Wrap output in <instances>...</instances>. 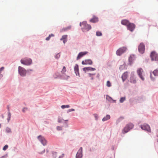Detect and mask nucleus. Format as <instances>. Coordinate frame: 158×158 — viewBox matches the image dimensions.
I'll return each mask as SVG.
<instances>
[{
  "label": "nucleus",
  "instance_id": "nucleus-42",
  "mask_svg": "<svg viewBox=\"0 0 158 158\" xmlns=\"http://www.w3.org/2000/svg\"><path fill=\"white\" fill-rule=\"evenodd\" d=\"M75 110V109H73V108H71V109H69L67 112V113H69L70 112H71V111H74Z\"/></svg>",
  "mask_w": 158,
  "mask_h": 158
},
{
  "label": "nucleus",
  "instance_id": "nucleus-20",
  "mask_svg": "<svg viewBox=\"0 0 158 158\" xmlns=\"http://www.w3.org/2000/svg\"><path fill=\"white\" fill-rule=\"evenodd\" d=\"M67 37L68 35H63L61 38L60 39V40L61 41L63 40V43L65 44L67 41Z\"/></svg>",
  "mask_w": 158,
  "mask_h": 158
},
{
  "label": "nucleus",
  "instance_id": "nucleus-56",
  "mask_svg": "<svg viewBox=\"0 0 158 158\" xmlns=\"http://www.w3.org/2000/svg\"><path fill=\"white\" fill-rule=\"evenodd\" d=\"M113 102H112V103H116V100H113V99H112V100H111Z\"/></svg>",
  "mask_w": 158,
  "mask_h": 158
},
{
  "label": "nucleus",
  "instance_id": "nucleus-21",
  "mask_svg": "<svg viewBox=\"0 0 158 158\" xmlns=\"http://www.w3.org/2000/svg\"><path fill=\"white\" fill-rule=\"evenodd\" d=\"M127 65L126 64L125 62H124L123 64L120 66L119 67V69L121 71L124 69H127Z\"/></svg>",
  "mask_w": 158,
  "mask_h": 158
},
{
  "label": "nucleus",
  "instance_id": "nucleus-60",
  "mask_svg": "<svg viewBox=\"0 0 158 158\" xmlns=\"http://www.w3.org/2000/svg\"><path fill=\"white\" fill-rule=\"evenodd\" d=\"M94 79V78L93 77H91V79L92 80H93Z\"/></svg>",
  "mask_w": 158,
  "mask_h": 158
},
{
  "label": "nucleus",
  "instance_id": "nucleus-63",
  "mask_svg": "<svg viewBox=\"0 0 158 158\" xmlns=\"http://www.w3.org/2000/svg\"><path fill=\"white\" fill-rule=\"evenodd\" d=\"M95 118H96V120H97V116H95Z\"/></svg>",
  "mask_w": 158,
  "mask_h": 158
},
{
  "label": "nucleus",
  "instance_id": "nucleus-43",
  "mask_svg": "<svg viewBox=\"0 0 158 158\" xmlns=\"http://www.w3.org/2000/svg\"><path fill=\"white\" fill-rule=\"evenodd\" d=\"M64 121V119L62 118H59L58 119V122L59 123H62L63 121Z\"/></svg>",
  "mask_w": 158,
  "mask_h": 158
},
{
  "label": "nucleus",
  "instance_id": "nucleus-10",
  "mask_svg": "<svg viewBox=\"0 0 158 158\" xmlns=\"http://www.w3.org/2000/svg\"><path fill=\"white\" fill-rule=\"evenodd\" d=\"M130 82L134 84H135L136 82V78L135 75V72L134 71L132 72L130 74Z\"/></svg>",
  "mask_w": 158,
  "mask_h": 158
},
{
  "label": "nucleus",
  "instance_id": "nucleus-30",
  "mask_svg": "<svg viewBox=\"0 0 158 158\" xmlns=\"http://www.w3.org/2000/svg\"><path fill=\"white\" fill-rule=\"evenodd\" d=\"M152 73L155 76H158V68L154 70Z\"/></svg>",
  "mask_w": 158,
  "mask_h": 158
},
{
  "label": "nucleus",
  "instance_id": "nucleus-4",
  "mask_svg": "<svg viewBox=\"0 0 158 158\" xmlns=\"http://www.w3.org/2000/svg\"><path fill=\"white\" fill-rule=\"evenodd\" d=\"M18 73L22 77L26 76V69L24 68L19 66L18 67Z\"/></svg>",
  "mask_w": 158,
  "mask_h": 158
},
{
  "label": "nucleus",
  "instance_id": "nucleus-53",
  "mask_svg": "<svg viewBox=\"0 0 158 158\" xmlns=\"http://www.w3.org/2000/svg\"><path fill=\"white\" fill-rule=\"evenodd\" d=\"M49 36L50 38L51 37H53L54 36V35L53 34H49L48 35Z\"/></svg>",
  "mask_w": 158,
  "mask_h": 158
},
{
  "label": "nucleus",
  "instance_id": "nucleus-32",
  "mask_svg": "<svg viewBox=\"0 0 158 158\" xmlns=\"http://www.w3.org/2000/svg\"><path fill=\"white\" fill-rule=\"evenodd\" d=\"M11 117V114L10 111H9L8 113V117L7 118V120L8 122H9Z\"/></svg>",
  "mask_w": 158,
  "mask_h": 158
},
{
  "label": "nucleus",
  "instance_id": "nucleus-26",
  "mask_svg": "<svg viewBox=\"0 0 158 158\" xmlns=\"http://www.w3.org/2000/svg\"><path fill=\"white\" fill-rule=\"evenodd\" d=\"M33 71V70L32 69H27L26 70V76L27 75V74L28 75H30Z\"/></svg>",
  "mask_w": 158,
  "mask_h": 158
},
{
  "label": "nucleus",
  "instance_id": "nucleus-12",
  "mask_svg": "<svg viewBox=\"0 0 158 158\" xmlns=\"http://www.w3.org/2000/svg\"><path fill=\"white\" fill-rule=\"evenodd\" d=\"M143 71V69L141 68H139L137 71V72L139 78L143 81H144V78L143 77L142 72Z\"/></svg>",
  "mask_w": 158,
  "mask_h": 158
},
{
  "label": "nucleus",
  "instance_id": "nucleus-36",
  "mask_svg": "<svg viewBox=\"0 0 158 158\" xmlns=\"http://www.w3.org/2000/svg\"><path fill=\"white\" fill-rule=\"evenodd\" d=\"M60 57V53H57L55 56H54L55 58L57 60H58V59H59Z\"/></svg>",
  "mask_w": 158,
  "mask_h": 158
},
{
  "label": "nucleus",
  "instance_id": "nucleus-7",
  "mask_svg": "<svg viewBox=\"0 0 158 158\" xmlns=\"http://www.w3.org/2000/svg\"><path fill=\"white\" fill-rule=\"evenodd\" d=\"M127 48L126 47H123L119 48L116 52V54L117 56H120L126 51Z\"/></svg>",
  "mask_w": 158,
  "mask_h": 158
},
{
  "label": "nucleus",
  "instance_id": "nucleus-37",
  "mask_svg": "<svg viewBox=\"0 0 158 158\" xmlns=\"http://www.w3.org/2000/svg\"><path fill=\"white\" fill-rule=\"evenodd\" d=\"M71 28V26H69L67 27H66L65 28H63V30L64 31H68V30L70 29Z\"/></svg>",
  "mask_w": 158,
  "mask_h": 158
},
{
  "label": "nucleus",
  "instance_id": "nucleus-24",
  "mask_svg": "<svg viewBox=\"0 0 158 158\" xmlns=\"http://www.w3.org/2000/svg\"><path fill=\"white\" fill-rule=\"evenodd\" d=\"M126 126L131 130L134 127V125L132 123H130L127 124Z\"/></svg>",
  "mask_w": 158,
  "mask_h": 158
},
{
  "label": "nucleus",
  "instance_id": "nucleus-29",
  "mask_svg": "<svg viewBox=\"0 0 158 158\" xmlns=\"http://www.w3.org/2000/svg\"><path fill=\"white\" fill-rule=\"evenodd\" d=\"M5 132L6 133H11L12 131L11 129L8 127H7L5 129Z\"/></svg>",
  "mask_w": 158,
  "mask_h": 158
},
{
  "label": "nucleus",
  "instance_id": "nucleus-5",
  "mask_svg": "<svg viewBox=\"0 0 158 158\" xmlns=\"http://www.w3.org/2000/svg\"><path fill=\"white\" fill-rule=\"evenodd\" d=\"M37 139L44 146L47 144V141L45 138L42 135H39L37 137Z\"/></svg>",
  "mask_w": 158,
  "mask_h": 158
},
{
  "label": "nucleus",
  "instance_id": "nucleus-31",
  "mask_svg": "<svg viewBox=\"0 0 158 158\" xmlns=\"http://www.w3.org/2000/svg\"><path fill=\"white\" fill-rule=\"evenodd\" d=\"M126 97H123L120 98L119 100V102L120 103H123L125 100H126Z\"/></svg>",
  "mask_w": 158,
  "mask_h": 158
},
{
  "label": "nucleus",
  "instance_id": "nucleus-33",
  "mask_svg": "<svg viewBox=\"0 0 158 158\" xmlns=\"http://www.w3.org/2000/svg\"><path fill=\"white\" fill-rule=\"evenodd\" d=\"M102 33L99 31H97L96 32V35L97 36H101L102 35Z\"/></svg>",
  "mask_w": 158,
  "mask_h": 158
},
{
  "label": "nucleus",
  "instance_id": "nucleus-18",
  "mask_svg": "<svg viewBox=\"0 0 158 158\" xmlns=\"http://www.w3.org/2000/svg\"><path fill=\"white\" fill-rule=\"evenodd\" d=\"M89 21L93 23H95L98 21V19L96 16L94 15L93 18L89 20Z\"/></svg>",
  "mask_w": 158,
  "mask_h": 158
},
{
  "label": "nucleus",
  "instance_id": "nucleus-40",
  "mask_svg": "<svg viewBox=\"0 0 158 158\" xmlns=\"http://www.w3.org/2000/svg\"><path fill=\"white\" fill-rule=\"evenodd\" d=\"M8 148V145L6 144L5 145L3 148L2 149L3 151L6 150Z\"/></svg>",
  "mask_w": 158,
  "mask_h": 158
},
{
  "label": "nucleus",
  "instance_id": "nucleus-35",
  "mask_svg": "<svg viewBox=\"0 0 158 158\" xmlns=\"http://www.w3.org/2000/svg\"><path fill=\"white\" fill-rule=\"evenodd\" d=\"M57 152H52L53 158H56V156H57Z\"/></svg>",
  "mask_w": 158,
  "mask_h": 158
},
{
  "label": "nucleus",
  "instance_id": "nucleus-46",
  "mask_svg": "<svg viewBox=\"0 0 158 158\" xmlns=\"http://www.w3.org/2000/svg\"><path fill=\"white\" fill-rule=\"evenodd\" d=\"M57 130L58 131H61L62 130V128L61 127L58 126L57 127Z\"/></svg>",
  "mask_w": 158,
  "mask_h": 158
},
{
  "label": "nucleus",
  "instance_id": "nucleus-44",
  "mask_svg": "<svg viewBox=\"0 0 158 158\" xmlns=\"http://www.w3.org/2000/svg\"><path fill=\"white\" fill-rule=\"evenodd\" d=\"M27 109L28 108L27 107H24L23 108L22 111L24 113L25 112L26 110H27Z\"/></svg>",
  "mask_w": 158,
  "mask_h": 158
},
{
  "label": "nucleus",
  "instance_id": "nucleus-14",
  "mask_svg": "<svg viewBox=\"0 0 158 158\" xmlns=\"http://www.w3.org/2000/svg\"><path fill=\"white\" fill-rule=\"evenodd\" d=\"M88 53L87 51L81 52H80L77 55V60L80 59L84 56L85 55Z\"/></svg>",
  "mask_w": 158,
  "mask_h": 158
},
{
  "label": "nucleus",
  "instance_id": "nucleus-22",
  "mask_svg": "<svg viewBox=\"0 0 158 158\" xmlns=\"http://www.w3.org/2000/svg\"><path fill=\"white\" fill-rule=\"evenodd\" d=\"M54 78L55 79L57 78L60 79L64 80V75L60 74H58L57 75H56V77H54Z\"/></svg>",
  "mask_w": 158,
  "mask_h": 158
},
{
  "label": "nucleus",
  "instance_id": "nucleus-25",
  "mask_svg": "<svg viewBox=\"0 0 158 158\" xmlns=\"http://www.w3.org/2000/svg\"><path fill=\"white\" fill-rule=\"evenodd\" d=\"M85 62H86L87 64L92 65L93 63V62L91 59H85Z\"/></svg>",
  "mask_w": 158,
  "mask_h": 158
},
{
  "label": "nucleus",
  "instance_id": "nucleus-28",
  "mask_svg": "<svg viewBox=\"0 0 158 158\" xmlns=\"http://www.w3.org/2000/svg\"><path fill=\"white\" fill-rule=\"evenodd\" d=\"M130 130V129H129L126 126L123 130V132L125 134L128 132Z\"/></svg>",
  "mask_w": 158,
  "mask_h": 158
},
{
  "label": "nucleus",
  "instance_id": "nucleus-41",
  "mask_svg": "<svg viewBox=\"0 0 158 158\" xmlns=\"http://www.w3.org/2000/svg\"><path fill=\"white\" fill-rule=\"evenodd\" d=\"M106 99L108 100L109 101H110V100H112V98L109 96L107 95Z\"/></svg>",
  "mask_w": 158,
  "mask_h": 158
},
{
  "label": "nucleus",
  "instance_id": "nucleus-57",
  "mask_svg": "<svg viewBox=\"0 0 158 158\" xmlns=\"http://www.w3.org/2000/svg\"><path fill=\"white\" fill-rule=\"evenodd\" d=\"M3 77V75L1 74V73H0V78H1L2 77Z\"/></svg>",
  "mask_w": 158,
  "mask_h": 158
},
{
  "label": "nucleus",
  "instance_id": "nucleus-55",
  "mask_svg": "<svg viewBox=\"0 0 158 158\" xmlns=\"http://www.w3.org/2000/svg\"><path fill=\"white\" fill-rule=\"evenodd\" d=\"M88 75H89V77H91L92 76V73H88Z\"/></svg>",
  "mask_w": 158,
  "mask_h": 158
},
{
  "label": "nucleus",
  "instance_id": "nucleus-27",
  "mask_svg": "<svg viewBox=\"0 0 158 158\" xmlns=\"http://www.w3.org/2000/svg\"><path fill=\"white\" fill-rule=\"evenodd\" d=\"M124 119V117L123 116H120L116 120V124H118L119 123H120L121 121H122Z\"/></svg>",
  "mask_w": 158,
  "mask_h": 158
},
{
  "label": "nucleus",
  "instance_id": "nucleus-51",
  "mask_svg": "<svg viewBox=\"0 0 158 158\" xmlns=\"http://www.w3.org/2000/svg\"><path fill=\"white\" fill-rule=\"evenodd\" d=\"M4 67L2 66L0 68V72L1 73V72L4 69Z\"/></svg>",
  "mask_w": 158,
  "mask_h": 158
},
{
  "label": "nucleus",
  "instance_id": "nucleus-47",
  "mask_svg": "<svg viewBox=\"0 0 158 158\" xmlns=\"http://www.w3.org/2000/svg\"><path fill=\"white\" fill-rule=\"evenodd\" d=\"M45 149H44L43 151H42V152H39V154H44V152H45Z\"/></svg>",
  "mask_w": 158,
  "mask_h": 158
},
{
  "label": "nucleus",
  "instance_id": "nucleus-1",
  "mask_svg": "<svg viewBox=\"0 0 158 158\" xmlns=\"http://www.w3.org/2000/svg\"><path fill=\"white\" fill-rule=\"evenodd\" d=\"M79 25L81 27V30L83 32L88 31L92 28L91 25L88 24L87 21H85L81 22Z\"/></svg>",
  "mask_w": 158,
  "mask_h": 158
},
{
  "label": "nucleus",
  "instance_id": "nucleus-17",
  "mask_svg": "<svg viewBox=\"0 0 158 158\" xmlns=\"http://www.w3.org/2000/svg\"><path fill=\"white\" fill-rule=\"evenodd\" d=\"M96 70L95 68L91 67H85L83 68V70L85 73H86V71H94Z\"/></svg>",
  "mask_w": 158,
  "mask_h": 158
},
{
  "label": "nucleus",
  "instance_id": "nucleus-3",
  "mask_svg": "<svg viewBox=\"0 0 158 158\" xmlns=\"http://www.w3.org/2000/svg\"><path fill=\"white\" fill-rule=\"evenodd\" d=\"M150 57L152 61H155L158 63V53L156 51H152L150 53Z\"/></svg>",
  "mask_w": 158,
  "mask_h": 158
},
{
  "label": "nucleus",
  "instance_id": "nucleus-62",
  "mask_svg": "<svg viewBox=\"0 0 158 158\" xmlns=\"http://www.w3.org/2000/svg\"><path fill=\"white\" fill-rule=\"evenodd\" d=\"M48 152H49V151H48V150L47 149V150H46V152H47V153H48Z\"/></svg>",
  "mask_w": 158,
  "mask_h": 158
},
{
  "label": "nucleus",
  "instance_id": "nucleus-50",
  "mask_svg": "<svg viewBox=\"0 0 158 158\" xmlns=\"http://www.w3.org/2000/svg\"><path fill=\"white\" fill-rule=\"evenodd\" d=\"M85 61H84V60H83L82 62H81V64H82L83 65H86L87 64V63H86V62H85Z\"/></svg>",
  "mask_w": 158,
  "mask_h": 158
},
{
  "label": "nucleus",
  "instance_id": "nucleus-34",
  "mask_svg": "<svg viewBox=\"0 0 158 158\" xmlns=\"http://www.w3.org/2000/svg\"><path fill=\"white\" fill-rule=\"evenodd\" d=\"M70 107V106L69 105H62L61 106V107L62 109H64L65 108H68Z\"/></svg>",
  "mask_w": 158,
  "mask_h": 158
},
{
  "label": "nucleus",
  "instance_id": "nucleus-8",
  "mask_svg": "<svg viewBox=\"0 0 158 158\" xmlns=\"http://www.w3.org/2000/svg\"><path fill=\"white\" fill-rule=\"evenodd\" d=\"M139 52L141 54L144 53L145 50V46L144 43H141L138 46V48Z\"/></svg>",
  "mask_w": 158,
  "mask_h": 158
},
{
  "label": "nucleus",
  "instance_id": "nucleus-45",
  "mask_svg": "<svg viewBox=\"0 0 158 158\" xmlns=\"http://www.w3.org/2000/svg\"><path fill=\"white\" fill-rule=\"evenodd\" d=\"M70 77V76L68 75H64V80H67Z\"/></svg>",
  "mask_w": 158,
  "mask_h": 158
},
{
  "label": "nucleus",
  "instance_id": "nucleus-58",
  "mask_svg": "<svg viewBox=\"0 0 158 158\" xmlns=\"http://www.w3.org/2000/svg\"><path fill=\"white\" fill-rule=\"evenodd\" d=\"M7 108L8 109V112H9V111L10 109H9V106H7Z\"/></svg>",
  "mask_w": 158,
  "mask_h": 158
},
{
  "label": "nucleus",
  "instance_id": "nucleus-23",
  "mask_svg": "<svg viewBox=\"0 0 158 158\" xmlns=\"http://www.w3.org/2000/svg\"><path fill=\"white\" fill-rule=\"evenodd\" d=\"M110 118V116L109 114H107L106 116L104 117L102 119V121L104 122L109 119Z\"/></svg>",
  "mask_w": 158,
  "mask_h": 158
},
{
  "label": "nucleus",
  "instance_id": "nucleus-11",
  "mask_svg": "<svg viewBox=\"0 0 158 158\" xmlns=\"http://www.w3.org/2000/svg\"><path fill=\"white\" fill-rule=\"evenodd\" d=\"M136 58V56L134 54H131L130 56L128 58V62L130 65L133 64L134 61L135 60Z\"/></svg>",
  "mask_w": 158,
  "mask_h": 158
},
{
  "label": "nucleus",
  "instance_id": "nucleus-59",
  "mask_svg": "<svg viewBox=\"0 0 158 158\" xmlns=\"http://www.w3.org/2000/svg\"><path fill=\"white\" fill-rule=\"evenodd\" d=\"M99 76H100V75H99V73H98V74H97V77H99Z\"/></svg>",
  "mask_w": 158,
  "mask_h": 158
},
{
  "label": "nucleus",
  "instance_id": "nucleus-54",
  "mask_svg": "<svg viewBox=\"0 0 158 158\" xmlns=\"http://www.w3.org/2000/svg\"><path fill=\"white\" fill-rule=\"evenodd\" d=\"M50 37L49 36H48V37L46 38L45 40L47 41H48L50 40Z\"/></svg>",
  "mask_w": 158,
  "mask_h": 158
},
{
  "label": "nucleus",
  "instance_id": "nucleus-6",
  "mask_svg": "<svg viewBox=\"0 0 158 158\" xmlns=\"http://www.w3.org/2000/svg\"><path fill=\"white\" fill-rule=\"evenodd\" d=\"M140 127L142 130H145L148 132H151V131L150 126L147 124L144 123L143 124L141 125Z\"/></svg>",
  "mask_w": 158,
  "mask_h": 158
},
{
  "label": "nucleus",
  "instance_id": "nucleus-2",
  "mask_svg": "<svg viewBox=\"0 0 158 158\" xmlns=\"http://www.w3.org/2000/svg\"><path fill=\"white\" fill-rule=\"evenodd\" d=\"M21 63L24 65L29 66L32 63V60L30 58L22 59L20 60Z\"/></svg>",
  "mask_w": 158,
  "mask_h": 158
},
{
  "label": "nucleus",
  "instance_id": "nucleus-49",
  "mask_svg": "<svg viewBox=\"0 0 158 158\" xmlns=\"http://www.w3.org/2000/svg\"><path fill=\"white\" fill-rule=\"evenodd\" d=\"M150 78L151 79V80L152 81H153L155 80V78L154 77H152V73H150Z\"/></svg>",
  "mask_w": 158,
  "mask_h": 158
},
{
  "label": "nucleus",
  "instance_id": "nucleus-16",
  "mask_svg": "<svg viewBox=\"0 0 158 158\" xmlns=\"http://www.w3.org/2000/svg\"><path fill=\"white\" fill-rule=\"evenodd\" d=\"M128 76V72L126 71L121 76V78L122 79V81L124 82V81L127 79Z\"/></svg>",
  "mask_w": 158,
  "mask_h": 158
},
{
  "label": "nucleus",
  "instance_id": "nucleus-48",
  "mask_svg": "<svg viewBox=\"0 0 158 158\" xmlns=\"http://www.w3.org/2000/svg\"><path fill=\"white\" fill-rule=\"evenodd\" d=\"M8 156V153H6V154L3 156L2 157L3 158H6Z\"/></svg>",
  "mask_w": 158,
  "mask_h": 158
},
{
  "label": "nucleus",
  "instance_id": "nucleus-61",
  "mask_svg": "<svg viewBox=\"0 0 158 158\" xmlns=\"http://www.w3.org/2000/svg\"><path fill=\"white\" fill-rule=\"evenodd\" d=\"M68 121V120H65V123H66Z\"/></svg>",
  "mask_w": 158,
  "mask_h": 158
},
{
  "label": "nucleus",
  "instance_id": "nucleus-64",
  "mask_svg": "<svg viewBox=\"0 0 158 158\" xmlns=\"http://www.w3.org/2000/svg\"><path fill=\"white\" fill-rule=\"evenodd\" d=\"M92 76L95 75V73H92Z\"/></svg>",
  "mask_w": 158,
  "mask_h": 158
},
{
  "label": "nucleus",
  "instance_id": "nucleus-52",
  "mask_svg": "<svg viewBox=\"0 0 158 158\" xmlns=\"http://www.w3.org/2000/svg\"><path fill=\"white\" fill-rule=\"evenodd\" d=\"M64 156V153H63L62 154V155L60 156L58 158H62Z\"/></svg>",
  "mask_w": 158,
  "mask_h": 158
},
{
  "label": "nucleus",
  "instance_id": "nucleus-15",
  "mask_svg": "<svg viewBox=\"0 0 158 158\" xmlns=\"http://www.w3.org/2000/svg\"><path fill=\"white\" fill-rule=\"evenodd\" d=\"M74 73L76 76H78L80 77V73L79 72V65L77 64H76L74 68Z\"/></svg>",
  "mask_w": 158,
  "mask_h": 158
},
{
  "label": "nucleus",
  "instance_id": "nucleus-39",
  "mask_svg": "<svg viewBox=\"0 0 158 158\" xmlns=\"http://www.w3.org/2000/svg\"><path fill=\"white\" fill-rule=\"evenodd\" d=\"M111 85V83L110 81H108L106 82V86L108 87H110Z\"/></svg>",
  "mask_w": 158,
  "mask_h": 158
},
{
  "label": "nucleus",
  "instance_id": "nucleus-38",
  "mask_svg": "<svg viewBox=\"0 0 158 158\" xmlns=\"http://www.w3.org/2000/svg\"><path fill=\"white\" fill-rule=\"evenodd\" d=\"M66 71V70L65 67L63 66L61 72L62 74H64V73Z\"/></svg>",
  "mask_w": 158,
  "mask_h": 158
},
{
  "label": "nucleus",
  "instance_id": "nucleus-13",
  "mask_svg": "<svg viewBox=\"0 0 158 158\" xmlns=\"http://www.w3.org/2000/svg\"><path fill=\"white\" fill-rule=\"evenodd\" d=\"M83 148L81 147L78 150L76 155V158H82L83 156L82 154Z\"/></svg>",
  "mask_w": 158,
  "mask_h": 158
},
{
  "label": "nucleus",
  "instance_id": "nucleus-9",
  "mask_svg": "<svg viewBox=\"0 0 158 158\" xmlns=\"http://www.w3.org/2000/svg\"><path fill=\"white\" fill-rule=\"evenodd\" d=\"M136 27L135 25L133 23L130 22L128 25L127 26V28L128 30L131 32H133Z\"/></svg>",
  "mask_w": 158,
  "mask_h": 158
},
{
  "label": "nucleus",
  "instance_id": "nucleus-19",
  "mask_svg": "<svg viewBox=\"0 0 158 158\" xmlns=\"http://www.w3.org/2000/svg\"><path fill=\"white\" fill-rule=\"evenodd\" d=\"M130 23V21L128 20L127 19H123L121 21V24L123 25L126 26V27Z\"/></svg>",
  "mask_w": 158,
  "mask_h": 158
}]
</instances>
